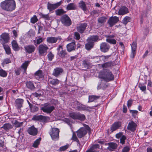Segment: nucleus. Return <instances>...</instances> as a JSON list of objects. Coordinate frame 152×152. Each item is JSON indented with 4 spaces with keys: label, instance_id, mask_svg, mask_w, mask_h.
<instances>
[{
    "label": "nucleus",
    "instance_id": "f257e3e1",
    "mask_svg": "<svg viewBox=\"0 0 152 152\" xmlns=\"http://www.w3.org/2000/svg\"><path fill=\"white\" fill-rule=\"evenodd\" d=\"M0 7L4 10L12 12L15 9L16 3L14 0H6L1 2Z\"/></svg>",
    "mask_w": 152,
    "mask_h": 152
},
{
    "label": "nucleus",
    "instance_id": "f03ea898",
    "mask_svg": "<svg viewBox=\"0 0 152 152\" xmlns=\"http://www.w3.org/2000/svg\"><path fill=\"white\" fill-rule=\"evenodd\" d=\"M99 77L107 82L113 81L115 78L112 72L107 69H103L100 72Z\"/></svg>",
    "mask_w": 152,
    "mask_h": 152
},
{
    "label": "nucleus",
    "instance_id": "7ed1b4c3",
    "mask_svg": "<svg viewBox=\"0 0 152 152\" xmlns=\"http://www.w3.org/2000/svg\"><path fill=\"white\" fill-rule=\"evenodd\" d=\"M90 128L89 126L86 125L85 127H81L76 132L78 137L80 138L84 137L87 134V131H90Z\"/></svg>",
    "mask_w": 152,
    "mask_h": 152
},
{
    "label": "nucleus",
    "instance_id": "20e7f679",
    "mask_svg": "<svg viewBox=\"0 0 152 152\" xmlns=\"http://www.w3.org/2000/svg\"><path fill=\"white\" fill-rule=\"evenodd\" d=\"M60 21L65 26H69L72 24V22L69 16L66 14L64 15L60 18Z\"/></svg>",
    "mask_w": 152,
    "mask_h": 152
},
{
    "label": "nucleus",
    "instance_id": "39448f33",
    "mask_svg": "<svg viewBox=\"0 0 152 152\" xmlns=\"http://www.w3.org/2000/svg\"><path fill=\"white\" fill-rule=\"evenodd\" d=\"M10 39L9 34L4 32L0 36V43L2 45L8 43Z\"/></svg>",
    "mask_w": 152,
    "mask_h": 152
},
{
    "label": "nucleus",
    "instance_id": "423d86ee",
    "mask_svg": "<svg viewBox=\"0 0 152 152\" xmlns=\"http://www.w3.org/2000/svg\"><path fill=\"white\" fill-rule=\"evenodd\" d=\"M59 131L57 128H52L49 132L52 140H56L58 139L59 136Z\"/></svg>",
    "mask_w": 152,
    "mask_h": 152
},
{
    "label": "nucleus",
    "instance_id": "0eeeda50",
    "mask_svg": "<svg viewBox=\"0 0 152 152\" xmlns=\"http://www.w3.org/2000/svg\"><path fill=\"white\" fill-rule=\"evenodd\" d=\"M55 109V107L53 106H49V104L48 103H45L44 106L42 107L41 110L44 113L47 114L50 113Z\"/></svg>",
    "mask_w": 152,
    "mask_h": 152
},
{
    "label": "nucleus",
    "instance_id": "6e6552de",
    "mask_svg": "<svg viewBox=\"0 0 152 152\" xmlns=\"http://www.w3.org/2000/svg\"><path fill=\"white\" fill-rule=\"evenodd\" d=\"M87 26V24L85 23H81L78 24L76 27L77 31L80 34L83 33L86 30Z\"/></svg>",
    "mask_w": 152,
    "mask_h": 152
},
{
    "label": "nucleus",
    "instance_id": "1a4fd4ad",
    "mask_svg": "<svg viewBox=\"0 0 152 152\" xmlns=\"http://www.w3.org/2000/svg\"><path fill=\"white\" fill-rule=\"evenodd\" d=\"M93 107H89L88 106H86L80 103L78 101L76 102L75 108L76 110L78 111L88 110L89 109H92Z\"/></svg>",
    "mask_w": 152,
    "mask_h": 152
},
{
    "label": "nucleus",
    "instance_id": "9d476101",
    "mask_svg": "<svg viewBox=\"0 0 152 152\" xmlns=\"http://www.w3.org/2000/svg\"><path fill=\"white\" fill-rule=\"evenodd\" d=\"M35 78L39 81L43 80L44 79V75L42 71L39 69L37 71L34 75Z\"/></svg>",
    "mask_w": 152,
    "mask_h": 152
},
{
    "label": "nucleus",
    "instance_id": "9b49d317",
    "mask_svg": "<svg viewBox=\"0 0 152 152\" xmlns=\"http://www.w3.org/2000/svg\"><path fill=\"white\" fill-rule=\"evenodd\" d=\"M121 122L119 121L114 122L111 126L110 128V130L111 133L113 132L114 131L118 129L121 126Z\"/></svg>",
    "mask_w": 152,
    "mask_h": 152
},
{
    "label": "nucleus",
    "instance_id": "f8f14e48",
    "mask_svg": "<svg viewBox=\"0 0 152 152\" xmlns=\"http://www.w3.org/2000/svg\"><path fill=\"white\" fill-rule=\"evenodd\" d=\"M27 132L29 134L35 136L37 134L38 131L37 128H35L34 125H33L28 128Z\"/></svg>",
    "mask_w": 152,
    "mask_h": 152
},
{
    "label": "nucleus",
    "instance_id": "ddd939ff",
    "mask_svg": "<svg viewBox=\"0 0 152 152\" xmlns=\"http://www.w3.org/2000/svg\"><path fill=\"white\" fill-rule=\"evenodd\" d=\"M61 1H60L53 4L48 3L47 5V8L50 12L51 11L57 8L61 5Z\"/></svg>",
    "mask_w": 152,
    "mask_h": 152
},
{
    "label": "nucleus",
    "instance_id": "4468645a",
    "mask_svg": "<svg viewBox=\"0 0 152 152\" xmlns=\"http://www.w3.org/2000/svg\"><path fill=\"white\" fill-rule=\"evenodd\" d=\"M119 21L118 18L116 16L111 17L109 18L107 23L110 27L113 26Z\"/></svg>",
    "mask_w": 152,
    "mask_h": 152
},
{
    "label": "nucleus",
    "instance_id": "2eb2a0df",
    "mask_svg": "<svg viewBox=\"0 0 152 152\" xmlns=\"http://www.w3.org/2000/svg\"><path fill=\"white\" fill-rule=\"evenodd\" d=\"M110 47L109 45L107 43L102 42L100 45V49L102 52L105 53L109 51Z\"/></svg>",
    "mask_w": 152,
    "mask_h": 152
},
{
    "label": "nucleus",
    "instance_id": "dca6fc26",
    "mask_svg": "<svg viewBox=\"0 0 152 152\" xmlns=\"http://www.w3.org/2000/svg\"><path fill=\"white\" fill-rule=\"evenodd\" d=\"M62 38L61 36H58L57 37H48L47 38V42L49 43H56L58 40H61Z\"/></svg>",
    "mask_w": 152,
    "mask_h": 152
},
{
    "label": "nucleus",
    "instance_id": "f3484780",
    "mask_svg": "<svg viewBox=\"0 0 152 152\" xmlns=\"http://www.w3.org/2000/svg\"><path fill=\"white\" fill-rule=\"evenodd\" d=\"M48 49V48L46 45H40L39 46V53L41 55H43L44 53H46Z\"/></svg>",
    "mask_w": 152,
    "mask_h": 152
},
{
    "label": "nucleus",
    "instance_id": "a211bd4d",
    "mask_svg": "<svg viewBox=\"0 0 152 152\" xmlns=\"http://www.w3.org/2000/svg\"><path fill=\"white\" fill-rule=\"evenodd\" d=\"M34 121H39L42 122H45L47 121L46 117L42 115H34L32 118Z\"/></svg>",
    "mask_w": 152,
    "mask_h": 152
},
{
    "label": "nucleus",
    "instance_id": "6ab92c4d",
    "mask_svg": "<svg viewBox=\"0 0 152 152\" xmlns=\"http://www.w3.org/2000/svg\"><path fill=\"white\" fill-rule=\"evenodd\" d=\"M24 48L26 52L28 54H30L34 52L36 48L35 47L34 45H32L24 46Z\"/></svg>",
    "mask_w": 152,
    "mask_h": 152
},
{
    "label": "nucleus",
    "instance_id": "aec40b11",
    "mask_svg": "<svg viewBox=\"0 0 152 152\" xmlns=\"http://www.w3.org/2000/svg\"><path fill=\"white\" fill-rule=\"evenodd\" d=\"M137 125L133 121H131L129 123L127 129L132 132H134L136 130Z\"/></svg>",
    "mask_w": 152,
    "mask_h": 152
},
{
    "label": "nucleus",
    "instance_id": "412c9836",
    "mask_svg": "<svg viewBox=\"0 0 152 152\" xmlns=\"http://www.w3.org/2000/svg\"><path fill=\"white\" fill-rule=\"evenodd\" d=\"M76 45L75 41L74 40L72 42L66 45L67 50L68 52H70L75 49Z\"/></svg>",
    "mask_w": 152,
    "mask_h": 152
},
{
    "label": "nucleus",
    "instance_id": "4be33fe9",
    "mask_svg": "<svg viewBox=\"0 0 152 152\" xmlns=\"http://www.w3.org/2000/svg\"><path fill=\"white\" fill-rule=\"evenodd\" d=\"M107 145L108 146L107 150L110 151H114L116 149L117 146V144L113 142H109Z\"/></svg>",
    "mask_w": 152,
    "mask_h": 152
},
{
    "label": "nucleus",
    "instance_id": "5701e85b",
    "mask_svg": "<svg viewBox=\"0 0 152 152\" xmlns=\"http://www.w3.org/2000/svg\"><path fill=\"white\" fill-rule=\"evenodd\" d=\"M129 12L128 9L126 6H123L119 9L118 12L119 15H124L128 13Z\"/></svg>",
    "mask_w": 152,
    "mask_h": 152
},
{
    "label": "nucleus",
    "instance_id": "b1692460",
    "mask_svg": "<svg viewBox=\"0 0 152 152\" xmlns=\"http://www.w3.org/2000/svg\"><path fill=\"white\" fill-rule=\"evenodd\" d=\"M63 72V69L59 67H56L54 69L53 75L56 77H58Z\"/></svg>",
    "mask_w": 152,
    "mask_h": 152
},
{
    "label": "nucleus",
    "instance_id": "393cba45",
    "mask_svg": "<svg viewBox=\"0 0 152 152\" xmlns=\"http://www.w3.org/2000/svg\"><path fill=\"white\" fill-rule=\"evenodd\" d=\"M26 87L29 89L33 91L35 89V87L33 83L31 81H28L26 83Z\"/></svg>",
    "mask_w": 152,
    "mask_h": 152
},
{
    "label": "nucleus",
    "instance_id": "a878e982",
    "mask_svg": "<svg viewBox=\"0 0 152 152\" xmlns=\"http://www.w3.org/2000/svg\"><path fill=\"white\" fill-rule=\"evenodd\" d=\"M114 65V62L113 61H110L103 64H102V66L103 68H111Z\"/></svg>",
    "mask_w": 152,
    "mask_h": 152
},
{
    "label": "nucleus",
    "instance_id": "bb28decb",
    "mask_svg": "<svg viewBox=\"0 0 152 152\" xmlns=\"http://www.w3.org/2000/svg\"><path fill=\"white\" fill-rule=\"evenodd\" d=\"M107 18L105 17H101L98 19V22L99 24V27L103 26L106 21Z\"/></svg>",
    "mask_w": 152,
    "mask_h": 152
},
{
    "label": "nucleus",
    "instance_id": "cd10ccee",
    "mask_svg": "<svg viewBox=\"0 0 152 152\" xmlns=\"http://www.w3.org/2000/svg\"><path fill=\"white\" fill-rule=\"evenodd\" d=\"M24 100L22 99H18L15 101L16 106L17 108L20 109L22 107V104Z\"/></svg>",
    "mask_w": 152,
    "mask_h": 152
},
{
    "label": "nucleus",
    "instance_id": "c85d7f7f",
    "mask_svg": "<svg viewBox=\"0 0 152 152\" xmlns=\"http://www.w3.org/2000/svg\"><path fill=\"white\" fill-rule=\"evenodd\" d=\"M12 48L15 51H18L20 49L18 44L15 40H13L11 42Z\"/></svg>",
    "mask_w": 152,
    "mask_h": 152
},
{
    "label": "nucleus",
    "instance_id": "c756f323",
    "mask_svg": "<svg viewBox=\"0 0 152 152\" xmlns=\"http://www.w3.org/2000/svg\"><path fill=\"white\" fill-rule=\"evenodd\" d=\"M30 62V61H25L21 66V68L23 69L24 70V73L26 72L27 68Z\"/></svg>",
    "mask_w": 152,
    "mask_h": 152
},
{
    "label": "nucleus",
    "instance_id": "7c9ffc66",
    "mask_svg": "<svg viewBox=\"0 0 152 152\" xmlns=\"http://www.w3.org/2000/svg\"><path fill=\"white\" fill-rule=\"evenodd\" d=\"M99 39V37L97 35H93L89 37L87 39V41L91 42H97Z\"/></svg>",
    "mask_w": 152,
    "mask_h": 152
},
{
    "label": "nucleus",
    "instance_id": "2f4dec72",
    "mask_svg": "<svg viewBox=\"0 0 152 152\" xmlns=\"http://www.w3.org/2000/svg\"><path fill=\"white\" fill-rule=\"evenodd\" d=\"M100 145L98 144H94L90 147V148L88 149L86 152H93L96 149H99Z\"/></svg>",
    "mask_w": 152,
    "mask_h": 152
},
{
    "label": "nucleus",
    "instance_id": "473e14b6",
    "mask_svg": "<svg viewBox=\"0 0 152 152\" xmlns=\"http://www.w3.org/2000/svg\"><path fill=\"white\" fill-rule=\"evenodd\" d=\"M94 42H91L88 41V42L85 44V48L88 50H90L94 46Z\"/></svg>",
    "mask_w": 152,
    "mask_h": 152
},
{
    "label": "nucleus",
    "instance_id": "72a5a7b5",
    "mask_svg": "<svg viewBox=\"0 0 152 152\" xmlns=\"http://www.w3.org/2000/svg\"><path fill=\"white\" fill-rule=\"evenodd\" d=\"M79 7L83 10L84 12L87 10V7L85 2L81 1L79 3Z\"/></svg>",
    "mask_w": 152,
    "mask_h": 152
},
{
    "label": "nucleus",
    "instance_id": "f704fd0d",
    "mask_svg": "<svg viewBox=\"0 0 152 152\" xmlns=\"http://www.w3.org/2000/svg\"><path fill=\"white\" fill-rule=\"evenodd\" d=\"M100 96H99L91 95L89 96L88 97L89 102H92L95 100H96L99 99Z\"/></svg>",
    "mask_w": 152,
    "mask_h": 152
},
{
    "label": "nucleus",
    "instance_id": "c9c22d12",
    "mask_svg": "<svg viewBox=\"0 0 152 152\" xmlns=\"http://www.w3.org/2000/svg\"><path fill=\"white\" fill-rule=\"evenodd\" d=\"M82 65L83 67L86 69H88L90 64V61L89 60L86 59L83 60V62Z\"/></svg>",
    "mask_w": 152,
    "mask_h": 152
},
{
    "label": "nucleus",
    "instance_id": "e433bc0d",
    "mask_svg": "<svg viewBox=\"0 0 152 152\" xmlns=\"http://www.w3.org/2000/svg\"><path fill=\"white\" fill-rule=\"evenodd\" d=\"M66 10L67 11L75 10L76 9V6L74 3H70L67 6Z\"/></svg>",
    "mask_w": 152,
    "mask_h": 152
},
{
    "label": "nucleus",
    "instance_id": "4c0bfd02",
    "mask_svg": "<svg viewBox=\"0 0 152 152\" xmlns=\"http://www.w3.org/2000/svg\"><path fill=\"white\" fill-rule=\"evenodd\" d=\"M5 51L6 54L9 55L11 53V49L9 46L8 45H2Z\"/></svg>",
    "mask_w": 152,
    "mask_h": 152
},
{
    "label": "nucleus",
    "instance_id": "58836bf2",
    "mask_svg": "<svg viewBox=\"0 0 152 152\" xmlns=\"http://www.w3.org/2000/svg\"><path fill=\"white\" fill-rule=\"evenodd\" d=\"M1 128L3 129L5 131H8L10 129L12 128V126L10 123H5L4 124Z\"/></svg>",
    "mask_w": 152,
    "mask_h": 152
},
{
    "label": "nucleus",
    "instance_id": "ea45409f",
    "mask_svg": "<svg viewBox=\"0 0 152 152\" xmlns=\"http://www.w3.org/2000/svg\"><path fill=\"white\" fill-rule=\"evenodd\" d=\"M55 12L56 15L60 16L64 14L66 12L63 9L61 8L56 10Z\"/></svg>",
    "mask_w": 152,
    "mask_h": 152
},
{
    "label": "nucleus",
    "instance_id": "a19ab883",
    "mask_svg": "<svg viewBox=\"0 0 152 152\" xmlns=\"http://www.w3.org/2000/svg\"><path fill=\"white\" fill-rule=\"evenodd\" d=\"M78 112H72L69 113V116L74 120H77Z\"/></svg>",
    "mask_w": 152,
    "mask_h": 152
},
{
    "label": "nucleus",
    "instance_id": "79ce46f5",
    "mask_svg": "<svg viewBox=\"0 0 152 152\" xmlns=\"http://www.w3.org/2000/svg\"><path fill=\"white\" fill-rule=\"evenodd\" d=\"M49 82L53 85L56 86L59 83V81L57 79H51L50 80Z\"/></svg>",
    "mask_w": 152,
    "mask_h": 152
},
{
    "label": "nucleus",
    "instance_id": "37998d69",
    "mask_svg": "<svg viewBox=\"0 0 152 152\" xmlns=\"http://www.w3.org/2000/svg\"><path fill=\"white\" fill-rule=\"evenodd\" d=\"M86 118V116L84 114H81L79 112H78L77 120L83 121H84Z\"/></svg>",
    "mask_w": 152,
    "mask_h": 152
},
{
    "label": "nucleus",
    "instance_id": "c03bdc74",
    "mask_svg": "<svg viewBox=\"0 0 152 152\" xmlns=\"http://www.w3.org/2000/svg\"><path fill=\"white\" fill-rule=\"evenodd\" d=\"M39 15L41 16V18L44 19L45 20H50V17L48 14H44L41 12H40Z\"/></svg>",
    "mask_w": 152,
    "mask_h": 152
},
{
    "label": "nucleus",
    "instance_id": "a18cd8bd",
    "mask_svg": "<svg viewBox=\"0 0 152 152\" xmlns=\"http://www.w3.org/2000/svg\"><path fill=\"white\" fill-rule=\"evenodd\" d=\"M131 18L130 17L126 16L122 20L123 23L126 25L130 21Z\"/></svg>",
    "mask_w": 152,
    "mask_h": 152
},
{
    "label": "nucleus",
    "instance_id": "49530a36",
    "mask_svg": "<svg viewBox=\"0 0 152 152\" xmlns=\"http://www.w3.org/2000/svg\"><path fill=\"white\" fill-rule=\"evenodd\" d=\"M41 140V137H39L38 139L36 140L34 142V143L33 144V147L34 148H37L39 144L40 143V141Z\"/></svg>",
    "mask_w": 152,
    "mask_h": 152
},
{
    "label": "nucleus",
    "instance_id": "de8ad7c7",
    "mask_svg": "<svg viewBox=\"0 0 152 152\" xmlns=\"http://www.w3.org/2000/svg\"><path fill=\"white\" fill-rule=\"evenodd\" d=\"M67 54V53L65 50H62L59 52L58 54L59 56L62 58H64L65 56Z\"/></svg>",
    "mask_w": 152,
    "mask_h": 152
},
{
    "label": "nucleus",
    "instance_id": "09e8293b",
    "mask_svg": "<svg viewBox=\"0 0 152 152\" xmlns=\"http://www.w3.org/2000/svg\"><path fill=\"white\" fill-rule=\"evenodd\" d=\"M7 75V72L4 70L1 69H0V76L3 77H6Z\"/></svg>",
    "mask_w": 152,
    "mask_h": 152
},
{
    "label": "nucleus",
    "instance_id": "8fccbe9b",
    "mask_svg": "<svg viewBox=\"0 0 152 152\" xmlns=\"http://www.w3.org/2000/svg\"><path fill=\"white\" fill-rule=\"evenodd\" d=\"M106 41L107 42L112 44H115L116 43V41L114 39L107 38Z\"/></svg>",
    "mask_w": 152,
    "mask_h": 152
},
{
    "label": "nucleus",
    "instance_id": "3c124183",
    "mask_svg": "<svg viewBox=\"0 0 152 152\" xmlns=\"http://www.w3.org/2000/svg\"><path fill=\"white\" fill-rule=\"evenodd\" d=\"M129 113H131L132 116L134 118H136L137 115L138 111L136 110H129Z\"/></svg>",
    "mask_w": 152,
    "mask_h": 152
},
{
    "label": "nucleus",
    "instance_id": "603ef678",
    "mask_svg": "<svg viewBox=\"0 0 152 152\" xmlns=\"http://www.w3.org/2000/svg\"><path fill=\"white\" fill-rule=\"evenodd\" d=\"M138 86L140 88V90L143 92H145L146 91V87L145 85L142 84H139Z\"/></svg>",
    "mask_w": 152,
    "mask_h": 152
},
{
    "label": "nucleus",
    "instance_id": "864d4df0",
    "mask_svg": "<svg viewBox=\"0 0 152 152\" xmlns=\"http://www.w3.org/2000/svg\"><path fill=\"white\" fill-rule=\"evenodd\" d=\"M31 22L33 24H34L38 21V19L37 16L34 15L31 18Z\"/></svg>",
    "mask_w": 152,
    "mask_h": 152
},
{
    "label": "nucleus",
    "instance_id": "5fc2aeb1",
    "mask_svg": "<svg viewBox=\"0 0 152 152\" xmlns=\"http://www.w3.org/2000/svg\"><path fill=\"white\" fill-rule=\"evenodd\" d=\"M74 38L77 40H78L80 39V37L79 33L77 32H75L74 34Z\"/></svg>",
    "mask_w": 152,
    "mask_h": 152
},
{
    "label": "nucleus",
    "instance_id": "6e6d98bb",
    "mask_svg": "<svg viewBox=\"0 0 152 152\" xmlns=\"http://www.w3.org/2000/svg\"><path fill=\"white\" fill-rule=\"evenodd\" d=\"M126 139V137L124 135L120 138V143L122 145H124L125 144V140Z\"/></svg>",
    "mask_w": 152,
    "mask_h": 152
},
{
    "label": "nucleus",
    "instance_id": "4d7b16f0",
    "mask_svg": "<svg viewBox=\"0 0 152 152\" xmlns=\"http://www.w3.org/2000/svg\"><path fill=\"white\" fill-rule=\"evenodd\" d=\"M47 56L48 57V60L49 61H51L54 58V55L51 52H50L48 54Z\"/></svg>",
    "mask_w": 152,
    "mask_h": 152
},
{
    "label": "nucleus",
    "instance_id": "13d9d810",
    "mask_svg": "<svg viewBox=\"0 0 152 152\" xmlns=\"http://www.w3.org/2000/svg\"><path fill=\"white\" fill-rule=\"evenodd\" d=\"M131 50L136 51L137 44L135 42H133L132 44H131Z\"/></svg>",
    "mask_w": 152,
    "mask_h": 152
},
{
    "label": "nucleus",
    "instance_id": "bf43d9fd",
    "mask_svg": "<svg viewBox=\"0 0 152 152\" xmlns=\"http://www.w3.org/2000/svg\"><path fill=\"white\" fill-rule=\"evenodd\" d=\"M69 144L66 145L64 146L60 147L59 148V150L61 151H65L69 148Z\"/></svg>",
    "mask_w": 152,
    "mask_h": 152
},
{
    "label": "nucleus",
    "instance_id": "052dcab7",
    "mask_svg": "<svg viewBox=\"0 0 152 152\" xmlns=\"http://www.w3.org/2000/svg\"><path fill=\"white\" fill-rule=\"evenodd\" d=\"M14 124L16 127H20L23 124V122H19L15 120L14 122Z\"/></svg>",
    "mask_w": 152,
    "mask_h": 152
},
{
    "label": "nucleus",
    "instance_id": "680f3d73",
    "mask_svg": "<svg viewBox=\"0 0 152 152\" xmlns=\"http://www.w3.org/2000/svg\"><path fill=\"white\" fill-rule=\"evenodd\" d=\"M133 101L132 99H130L128 100L127 103V105L128 108H130L132 105Z\"/></svg>",
    "mask_w": 152,
    "mask_h": 152
},
{
    "label": "nucleus",
    "instance_id": "e2e57ef3",
    "mask_svg": "<svg viewBox=\"0 0 152 152\" xmlns=\"http://www.w3.org/2000/svg\"><path fill=\"white\" fill-rule=\"evenodd\" d=\"M123 135H123V132H120L116 134L115 137L117 139H119Z\"/></svg>",
    "mask_w": 152,
    "mask_h": 152
},
{
    "label": "nucleus",
    "instance_id": "0e129e2a",
    "mask_svg": "<svg viewBox=\"0 0 152 152\" xmlns=\"http://www.w3.org/2000/svg\"><path fill=\"white\" fill-rule=\"evenodd\" d=\"M109 56H100V59L101 58V60L104 62L105 61H107V59L108 58Z\"/></svg>",
    "mask_w": 152,
    "mask_h": 152
},
{
    "label": "nucleus",
    "instance_id": "69168bd1",
    "mask_svg": "<svg viewBox=\"0 0 152 152\" xmlns=\"http://www.w3.org/2000/svg\"><path fill=\"white\" fill-rule=\"evenodd\" d=\"M131 50L132 51L130 55V57L131 58H134L136 55V51L132 50Z\"/></svg>",
    "mask_w": 152,
    "mask_h": 152
},
{
    "label": "nucleus",
    "instance_id": "338daca9",
    "mask_svg": "<svg viewBox=\"0 0 152 152\" xmlns=\"http://www.w3.org/2000/svg\"><path fill=\"white\" fill-rule=\"evenodd\" d=\"M130 148L128 146L124 147L122 150V152H129Z\"/></svg>",
    "mask_w": 152,
    "mask_h": 152
},
{
    "label": "nucleus",
    "instance_id": "774afa93",
    "mask_svg": "<svg viewBox=\"0 0 152 152\" xmlns=\"http://www.w3.org/2000/svg\"><path fill=\"white\" fill-rule=\"evenodd\" d=\"M15 72L16 75H19L20 73V69L19 68L15 69Z\"/></svg>",
    "mask_w": 152,
    "mask_h": 152
}]
</instances>
